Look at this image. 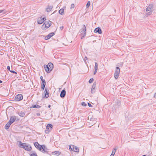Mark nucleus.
<instances>
[{
    "label": "nucleus",
    "mask_w": 156,
    "mask_h": 156,
    "mask_svg": "<svg viewBox=\"0 0 156 156\" xmlns=\"http://www.w3.org/2000/svg\"><path fill=\"white\" fill-rule=\"evenodd\" d=\"M34 145L36 148L43 153L49 154V152L48 151V149L44 145H40L38 142H36L34 143Z\"/></svg>",
    "instance_id": "1"
},
{
    "label": "nucleus",
    "mask_w": 156,
    "mask_h": 156,
    "mask_svg": "<svg viewBox=\"0 0 156 156\" xmlns=\"http://www.w3.org/2000/svg\"><path fill=\"white\" fill-rule=\"evenodd\" d=\"M44 67L45 71L48 73H49L53 69L54 65L52 63L49 62L47 65H44Z\"/></svg>",
    "instance_id": "2"
},
{
    "label": "nucleus",
    "mask_w": 156,
    "mask_h": 156,
    "mask_svg": "<svg viewBox=\"0 0 156 156\" xmlns=\"http://www.w3.org/2000/svg\"><path fill=\"white\" fill-rule=\"evenodd\" d=\"M19 145L20 147L22 148L25 150L30 151L32 149V147L30 146L27 144L26 143H22L21 141H19Z\"/></svg>",
    "instance_id": "3"
},
{
    "label": "nucleus",
    "mask_w": 156,
    "mask_h": 156,
    "mask_svg": "<svg viewBox=\"0 0 156 156\" xmlns=\"http://www.w3.org/2000/svg\"><path fill=\"white\" fill-rule=\"evenodd\" d=\"M51 23L52 22L50 20L45 21L42 26V28L43 30H45L46 29L48 28L51 26Z\"/></svg>",
    "instance_id": "4"
},
{
    "label": "nucleus",
    "mask_w": 156,
    "mask_h": 156,
    "mask_svg": "<svg viewBox=\"0 0 156 156\" xmlns=\"http://www.w3.org/2000/svg\"><path fill=\"white\" fill-rule=\"evenodd\" d=\"M81 34L80 35L81 36V39L84 38L86 36V28L85 25H83V27L80 31Z\"/></svg>",
    "instance_id": "5"
},
{
    "label": "nucleus",
    "mask_w": 156,
    "mask_h": 156,
    "mask_svg": "<svg viewBox=\"0 0 156 156\" xmlns=\"http://www.w3.org/2000/svg\"><path fill=\"white\" fill-rule=\"evenodd\" d=\"M69 149L70 151H73L77 153L79 152V147L73 145L69 146Z\"/></svg>",
    "instance_id": "6"
},
{
    "label": "nucleus",
    "mask_w": 156,
    "mask_h": 156,
    "mask_svg": "<svg viewBox=\"0 0 156 156\" xmlns=\"http://www.w3.org/2000/svg\"><path fill=\"white\" fill-rule=\"evenodd\" d=\"M53 126L51 124H48L46 126V129L45 130L46 134H48L52 130Z\"/></svg>",
    "instance_id": "7"
},
{
    "label": "nucleus",
    "mask_w": 156,
    "mask_h": 156,
    "mask_svg": "<svg viewBox=\"0 0 156 156\" xmlns=\"http://www.w3.org/2000/svg\"><path fill=\"white\" fill-rule=\"evenodd\" d=\"M120 68L118 67H116L114 73V77L115 79H117L118 78Z\"/></svg>",
    "instance_id": "8"
},
{
    "label": "nucleus",
    "mask_w": 156,
    "mask_h": 156,
    "mask_svg": "<svg viewBox=\"0 0 156 156\" xmlns=\"http://www.w3.org/2000/svg\"><path fill=\"white\" fill-rule=\"evenodd\" d=\"M48 151L49 152V154H47L49 155L51 154L53 155H55L58 156L61 154V152L58 151H55L53 152H51L48 149Z\"/></svg>",
    "instance_id": "9"
},
{
    "label": "nucleus",
    "mask_w": 156,
    "mask_h": 156,
    "mask_svg": "<svg viewBox=\"0 0 156 156\" xmlns=\"http://www.w3.org/2000/svg\"><path fill=\"white\" fill-rule=\"evenodd\" d=\"M23 99V95L21 94H18L15 97V100L17 101H19Z\"/></svg>",
    "instance_id": "10"
},
{
    "label": "nucleus",
    "mask_w": 156,
    "mask_h": 156,
    "mask_svg": "<svg viewBox=\"0 0 156 156\" xmlns=\"http://www.w3.org/2000/svg\"><path fill=\"white\" fill-rule=\"evenodd\" d=\"M17 117L16 116H12L10 117V120L9 121L11 124L13 123L16 119Z\"/></svg>",
    "instance_id": "11"
},
{
    "label": "nucleus",
    "mask_w": 156,
    "mask_h": 156,
    "mask_svg": "<svg viewBox=\"0 0 156 156\" xmlns=\"http://www.w3.org/2000/svg\"><path fill=\"white\" fill-rule=\"evenodd\" d=\"M55 32L50 33L47 36L45 37L44 39L45 40H48L52 37L54 35H55Z\"/></svg>",
    "instance_id": "12"
},
{
    "label": "nucleus",
    "mask_w": 156,
    "mask_h": 156,
    "mask_svg": "<svg viewBox=\"0 0 156 156\" xmlns=\"http://www.w3.org/2000/svg\"><path fill=\"white\" fill-rule=\"evenodd\" d=\"M44 95L43 96V98H47L49 96V90L47 88H45L44 91Z\"/></svg>",
    "instance_id": "13"
},
{
    "label": "nucleus",
    "mask_w": 156,
    "mask_h": 156,
    "mask_svg": "<svg viewBox=\"0 0 156 156\" xmlns=\"http://www.w3.org/2000/svg\"><path fill=\"white\" fill-rule=\"evenodd\" d=\"M96 87V82H94L93 85L92 86V88L91 89V92L92 94H94L95 92L94 90L95 89V88Z\"/></svg>",
    "instance_id": "14"
},
{
    "label": "nucleus",
    "mask_w": 156,
    "mask_h": 156,
    "mask_svg": "<svg viewBox=\"0 0 156 156\" xmlns=\"http://www.w3.org/2000/svg\"><path fill=\"white\" fill-rule=\"evenodd\" d=\"M94 32L95 33H98L99 34H101L102 33L101 29L99 27H98L95 28Z\"/></svg>",
    "instance_id": "15"
},
{
    "label": "nucleus",
    "mask_w": 156,
    "mask_h": 156,
    "mask_svg": "<svg viewBox=\"0 0 156 156\" xmlns=\"http://www.w3.org/2000/svg\"><path fill=\"white\" fill-rule=\"evenodd\" d=\"M46 84V83L45 80H43L41 81V89L42 90H44Z\"/></svg>",
    "instance_id": "16"
},
{
    "label": "nucleus",
    "mask_w": 156,
    "mask_h": 156,
    "mask_svg": "<svg viewBox=\"0 0 156 156\" xmlns=\"http://www.w3.org/2000/svg\"><path fill=\"white\" fill-rule=\"evenodd\" d=\"M154 8V5L153 4H150L148 7L146 9V11L147 12L150 11L152 9Z\"/></svg>",
    "instance_id": "17"
},
{
    "label": "nucleus",
    "mask_w": 156,
    "mask_h": 156,
    "mask_svg": "<svg viewBox=\"0 0 156 156\" xmlns=\"http://www.w3.org/2000/svg\"><path fill=\"white\" fill-rule=\"evenodd\" d=\"M66 91L65 89L64 88L61 92L60 96L62 98H63L66 96Z\"/></svg>",
    "instance_id": "18"
},
{
    "label": "nucleus",
    "mask_w": 156,
    "mask_h": 156,
    "mask_svg": "<svg viewBox=\"0 0 156 156\" xmlns=\"http://www.w3.org/2000/svg\"><path fill=\"white\" fill-rule=\"evenodd\" d=\"M37 22L38 24H41L44 22V20L43 21L41 19V16L38 18Z\"/></svg>",
    "instance_id": "19"
},
{
    "label": "nucleus",
    "mask_w": 156,
    "mask_h": 156,
    "mask_svg": "<svg viewBox=\"0 0 156 156\" xmlns=\"http://www.w3.org/2000/svg\"><path fill=\"white\" fill-rule=\"evenodd\" d=\"M53 8V6H50L49 5H48V7L46 9V11H47V12H49L51 11V10Z\"/></svg>",
    "instance_id": "20"
},
{
    "label": "nucleus",
    "mask_w": 156,
    "mask_h": 156,
    "mask_svg": "<svg viewBox=\"0 0 156 156\" xmlns=\"http://www.w3.org/2000/svg\"><path fill=\"white\" fill-rule=\"evenodd\" d=\"M11 124H12L8 122L5 125V128L6 129H8Z\"/></svg>",
    "instance_id": "21"
},
{
    "label": "nucleus",
    "mask_w": 156,
    "mask_h": 156,
    "mask_svg": "<svg viewBox=\"0 0 156 156\" xmlns=\"http://www.w3.org/2000/svg\"><path fill=\"white\" fill-rule=\"evenodd\" d=\"M41 107V106H40V105H32V106L30 107V108H40V107Z\"/></svg>",
    "instance_id": "22"
},
{
    "label": "nucleus",
    "mask_w": 156,
    "mask_h": 156,
    "mask_svg": "<svg viewBox=\"0 0 156 156\" xmlns=\"http://www.w3.org/2000/svg\"><path fill=\"white\" fill-rule=\"evenodd\" d=\"M117 149H118L117 147L116 146H115V148L113 149V150H112V154H113L114 155L115 154V153L116 152V151Z\"/></svg>",
    "instance_id": "23"
},
{
    "label": "nucleus",
    "mask_w": 156,
    "mask_h": 156,
    "mask_svg": "<svg viewBox=\"0 0 156 156\" xmlns=\"http://www.w3.org/2000/svg\"><path fill=\"white\" fill-rule=\"evenodd\" d=\"M64 9L63 8H62L60 9L58 11V12L59 14L62 15L64 14Z\"/></svg>",
    "instance_id": "24"
},
{
    "label": "nucleus",
    "mask_w": 156,
    "mask_h": 156,
    "mask_svg": "<svg viewBox=\"0 0 156 156\" xmlns=\"http://www.w3.org/2000/svg\"><path fill=\"white\" fill-rule=\"evenodd\" d=\"M18 114L20 116L23 117L24 116L25 114L24 112L21 111L18 113Z\"/></svg>",
    "instance_id": "25"
},
{
    "label": "nucleus",
    "mask_w": 156,
    "mask_h": 156,
    "mask_svg": "<svg viewBox=\"0 0 156 156\" xmlns=\"http://www.w3.org/2000/svg\"><path fill=\"white\" fill-rule=\"evenodd\" d=\"M90 2L89 1L87 2L86 5V8H88L89 6H90Z\"/></svg>",
    "instance_id": "26"
},
{
    "label": "nucleus",
    "mask_w": 156,
    "mask_h": 156,
    "mask_svg": "<svg viewBox=\"0 0 156 156\" xmlns=\"http://www.w3.org/2000/svg\"><path fill=\"white\" fill-rule=\"evenodd\" d=\"M30 156H37V154L35 152H33L30 154Z\"/></svg>",
    "instance_id": "27"
},
{
    "label": "nucleus",
    "mask_w": 156,
    "mask_h": 156,
    "mask_svg": "<svg viewBox=\"0 0 156 156\" xmlns=\"http://www.w3.org/2000/svg\"><path fill=\"white\" fill-rule=\"evenodd\" d=\"M98 69V64L96 62H95V66L94 67V69Z\"/></svg>",
    "instance_id": "28"
},
{
    "label": "nucleus",
    "mask_w": 156,
    "mask_h": 156,
    "mask_svg": "<svg viewBox=\"0 0 156 156\" xmlns=\"http://www.w3.org/2000/svg\"><path fill=\"white\" fill-rule=\"evenodd\" d=\"M94 80L93 78H90L88 81L89 83H91L94 81Z\"/></svg>",
    "instance_id": "29"
},
{
    "label": "nucleus",
    "mask_w": 156,
    "mask_h": 156,
    "mask_svg": "<svg viewBox=\"0 0 156 156\" xmlns=\"http://www.w3.org/2000/svg\"><path fill=\"white\" fill-rule=\"evenodd\" d=\"M152 10H150V11L149 12L147 13L146 15H147V16H149L152 13Z\"/></svg>",
    "instance_id": "30"
},
{
    "label": "nucleus",
    "mask_w": 156,
    "mask_h": 156,
    "mask_svg": "<svg viewBox=\"0 0 156 156\" xmlns=\"http://www.w3.org/2000/svg\"><path fill=\"white\" fill-rule=\"evenodd\" d=\"M81 105L83 106H86L87 105V104L84 102H82Z\"/></svg>",
    "instance_id": "31"
},
{
    "label": "nucleus",
    "mask_w": 156,
    "mask_h": 156,
    "mask_svg": "<svg viewBox=\"0 0 156 156\" xmlns=\"http://www.w3.org/2000/svg\"><path fill=\"white\" fill-rule=\"evenodd\" d=\"M88 59V58L87 56H85L84 57V61L86 63H87V62H86V60H87Z\"/></svg>",
    "instance_id": "32"
},
{
    "label": "nucleus",
    "mask_w": 156,
    "mask_h": 156,
    "mask_svg": "<svg viewBox=\"0 0 156 156\" xmlns=\"http://www.w3.org/2000/svg\"><path fill=\"white\" fill-rule=\"evenodd\" d=\"M97 70H98V69H94V75H95L96 74V73L97 72Z\"/></svg>",
    "instance_id": "33"
},
{
    "label": "nucleus",
    "mask_w": 156,
    "mask_h": 156,
    "mask_svg": "<svg viewBox=\"0 0 156 156\" xmlns=\"http://www.w3.org/2000/svg\"><path fill=\"white\" fill-rule=\"evenodd\" d=\"M74 6H75V5L74 4H72L71 5V7H70L71 9L74 8Z\"/></svg>",
    "instance_id": "34"
},
{
    "label": "nucleus",
    "mask_w": 156,
    "mask_h": 156,
    "mask_svg": "<svg viewBox=\"0 0 156 156\" xmlns=\"http://www.w3.org/2000/svg\"><path fill=\"white\" fill-rule=\"evenodd\" d=\"M10 72H11L12 73H14V74H16L17 73L16 72H15L14 70H11Z\"/></svg>",
    "instance_id": "35"
},
{
    "label": "nucleus",
    "mask_w": 156,
    "mask_h": 156,
    "mask_svg": "<svg viewBox=\"0 0 156 156\" xmlns=\"http://www.w3.org/2000/svg\"><path fill=\"white\" fill-rule=\"evenodd\" d=\"M87 104H88V105L89 107H92V105L90 103L88 102L87 103Z\"/></svg>",
    "instance_id": "36"
},
{
    "label": "nucleus",
    "mask_w": 156,
    "mask_h": 156,
    "mask_svg": "<svg viewBox=\"0 0 156 156\" xmlns=\"http://www.w3.org/2000/svg\"><path fill=\"white\" fill-rule=\"evenodd\" d=\"M7 69L10 72V71H11L10 70V66H7Z\"/></svg>",
    "instance_id": "37"
},
{
    "label": "nucleus",
    "mask_w": 156,
    "mask_h": 156,
    "mask_svg": "<svg viewBox=\"0 0 156 156\" xmlns=\"http://www.w3.org/2000/svg\"><path fill=\"white\" fill-rule=\"evenodd\" d=\"M41 19L43 20V21L44 20V22L46 20V18L45 17L42 18V17L41 16Z\"/></svg>",
    "instance_id": "38"
},
{
    "label": "nucleus",
    "mask_w": 156,
    "mask_h": 156,
    "mask_svg": "<svg viewBox=\"0 0 156 156\" xmlns=\"http://www.w3.org/2000/svg\"><path fill=\"white\" fill-rule=\"evenodd\" d=\"M117 102L118 103V104L119 105H120L121 102L119 101H117Z\"/></svg>",
    "instance_id": "39"
},
{
    "label": "nucleus",
    "mask_w": 156,
    "mask_h": 156,
    "mask_svg": "<svg viewBox=\"0 0 156 156\" xmlns=\"http://www.w3.org/2000/svg\"><path fill=\"white\" fill-rule=\"evenodd\" d=\"M43 76H40V79H41V81H42V80H44V79H43Z\"/></svg>",
    "instance_id": "40"
},
{
    "label": "nucleus",
    "mask_w": 156,
    "mask_h": 156,
    "mask_svg": "<svg viewBox=\"0 0 156 156\" xmlns=\"http://www.w3.org/2000/svg\"><path fill=\"white\" fill-rule=\"evenodd\" d=\"M64 28V27L63 26H62L61 27H60V29L62 30H63V29Z\"/></svg>",
    "instance_id": "41"
},
{
    "label": "nucleus",
    "mask_w": 156,
    "mask_h": 156,
    "mask_svg": "<svg viewBox=\"0 0 156 156\" xmlns=\"http://www.w3.org/2000/svg\"><path fill=\"white\" fill-rule=\"evenodd\" d=\"M36 115L37 116H39L40 115V114L39 113H36Z\"/></svg>",
    "instance_id": "42"
},
{
    "label": "nucleus",
    "mask_w": 156,
    "mask_h": 156,
    "mask_svg": "<svg viewBox=\"0 0 156 156\" xmlns=\"http://www.w3.org/2000/svg\"><path fill=\"white\" fill-rule=\"evenodd\" d=\"M4 10H0V13L3 12Z\"/></svg>",
    "instance_id": "43"
},
{
    "label": "nucleus",
    "mask_w": 156,
    "mask_h": 156,
    "mask_svg": "<svg viewBox=\"0 0 156 156\" xmlns=\"http://www.w3.org/2000/svg\"><path fill=\"white\" fill-rule=\"evenodd\" d=\"M154 98H156V92L154 94Z\"/></svg>",
    "instance_id": "44"
},
{
    "label": "nucleus",
    "mask_w": 156,
    "mask_h": 156,
    "mask_svg": "<svg viewBox=\"0 0 156 156\" xmlns=\"http://www.w3.org/2000/svg\"><path fill=\"white\" fill-rule=\"evenodd\" d=\"M51 107V106L50 105H49L48 106V107L49 108H50Z\"/></svg>",
    "instance_id": "45"
},
{
    "label": "nucleus",
    "mask_w": 156,
    "mask_h": 156,
    "mask_svg": "<svg viewBox=\"0 0 156 156\" xmlns=\"http://www.w3.org/2000/svg\"><path fill=\"white\" fill-rule=\"evenodd\" d=\"M114 156V155L113 154H111V155H110V156Z\"/></svg>",
    "instance_id": "46"
},
{
    "label": "nucleus",
    "mask_w": 156,
    "mask_h": 156,
    "mask_svg": "<svg viewBox=\"0 0 156 156\" xmlns=\"http://www.w3.org/2000/svg\"><path fill=\"white\" fill-rule=\"evenodd\" d=\"M2 81L0 80V83H2Z\"/></svg>",
    "instance_id": "47"
},
{
    "label": "nucleus",
    "mask_w": 156,
    "mask_h": 156,
    "mask_svg": "<svg viewBox=\"0 0 156 156\" xmlns=\"http://www.w3.org/2000/svg\"><path fill=\"white\" fill-rule=\"evenodd\" d=\"M56 11H55L53 12V14L54 13H55V12H56Z\"/></svg>",
    "instance_id": "48"
},
{
    "label": "nucleus",
    "mask_w": 156,
    "mask_h": 156,
    "mask_svg": "<svg viewBox=\"0 0 156 156\" xmlns=\"http://www.w3.org/2000/svg\"><path fill=\"white\" fill-rule=\"evenodd\" d=\"M96 41V40H95V41H93V42H95Z\"/></svg>",
    "instance_id": "49"
},
{
    "label": "nucleus",
    "mask_w": 156,
    "mask_h": 156,
    "mask_svg": "<svg viewBox=\"0 0 156 156\" xmlns=\"http://www.w3.org/2000/svg\"><path fill=\"white\" fill-rule=\"evenodd\" d=\"M142 156H146V155H142Z\"/></svg>",
    "instance_id": "50"
},
{
    "label": "nucleus",
    "mask_w": 156,
    "mask_h": 156,
    "mask_svg": "<svg viewBox=\"0 0 156 156\" xmlns=\"http://www.w3.org/2000/svg\"><path fill=\"white\" fill-rule=\"evenodd\" d=\"M0 54H1V55H3V54H0Z\"/></svg>",
    "instance_id": "51"
}]
</instances>
